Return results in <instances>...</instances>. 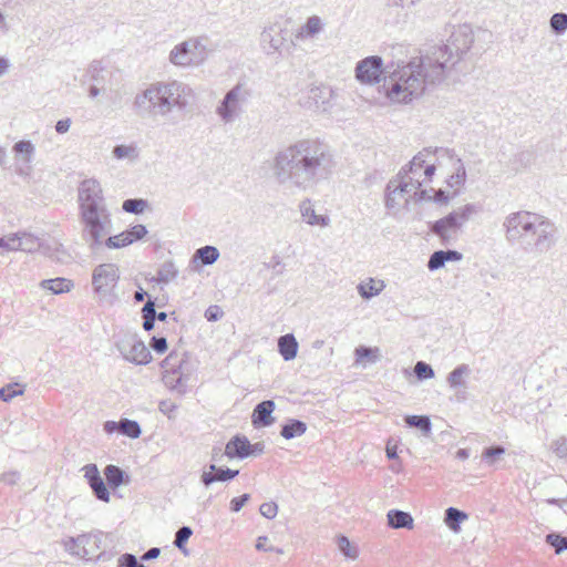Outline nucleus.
I'll list each match as a JSON object with an SVG mask.
<instances>
[{"mask_svg":"<svg viewBox=\"0 0 567 567\" xmlns=\"http://www.w3.org/2000/svg\"><path fill=\"white\" fill-rule=\"evenodd\" d=\"M192 535L193 530L189 526L181 527L175 534L174 545L183 553H186L185 545Z\"/></svg>","mask_w":567,"mask_h":567,"instance_id":"nucleus-49","label":"nucleus"},{"mask_svg":"<svg viewBox=\"0 0 567 567\" xmlns=\"http://www.w3.org/2000/svg\"><path fill=\"white\" fill-rule=\"evenodd\" d=\"M13 151L18 154H24L25 157L23 158L24 163L27 164L24 167H18L17 173L21 176H28L30 174V163L31 157L34 153V145L30 141H19L13 145Z\"/></svg>","mask_w":567,"mask_h":567,"instance_id":"nucleus-32","label":"nucleus"},{"mask_svg":"<svg viewBox=\"0 0 567 567\" xmlns=\"http://www.w3.org/2000/svg\"><path fill=\"white\" fill-rule=\"evenodd\" d=\"M286 30L272 24L266 27L260 34V44L267 55L280 53L286 42Z\"/></svg>","mask_w":567,"mask_h":567,"instance_id":"nucleus-17","label":"nucleus"},{"mask_svg":"<svg viewBox=\"0 0 567 567\" xmlns=\"http://www.w3.org/2000/svg\"><path fill=\"white\" fill-rule=\"evenodd\" d=\"M109 74V71L101 60H93L86 68L82 81L83 83L89 81L92 82V84L100 85L101 89H105Z\"/></svg>","mask_w":567,"mask_h":567,"instance_id":"nucleus-24","label":"nucleus"},{"mask_svg":"<svg viewBox=\"0 0 567 567\" xmlns=\"http://www.w3.org/2000/svg\"><path fill=\"white\" fill-rule=\"evenodd\" d=\"M112 154L116 159H128V161H136L140 156L138 148L135 144L116 145V146H114Z\"/></svg>","mask_w":567,"mask_h":567,"instance_id":"nucleus-39","label":"nucleus"},{"mask_svg":"<svg viewBox=\"0 0 567 567\" xmlns=\"http://www.w3.org/2000/svg\"><path fill=\"white\" fill-rule=\"evenodd\" d=\"M301 216L305 221L309 225H319L326 227L329 225L330 219L328 216L317 215L315 209L311 207L310 200L302 202L300 205Z\"/></svg>","mask_w":567,"mask_h":567,"instance_id":"nucleus-35","label":"nucleus"},{"mask_svg":"<svg viewBox=\"0 0 567 567\" xmlns=\"http://www.w3.org/2000/svg\"><path fill=\"white\" fill-rule=\"evenodd\" d=\"M452 162L453 173L447 178V186L454 189H460L466 182V169L461 158L455 153L446 156Z\"/></svg>","mask_w":567,"mask_h":567,"instance_id":"nucleus-25","label":"nucleus"},{"mask_svg":"<svg viewBox=\"0 0 567 567\" xmlns=\"http://www.w3.org/2000/svg\"><path fill=\"white\" fill-rule=\"evenodd\" d=\"M384 288L385 284L383 280H374L373 278L360 282L357 287L359 295L363 299H371L380 295Z\"/></svg>","mask_w":567,"mask_h":567,"instance_id":"nucleus-34","label":"nucleus"},{"mask_svg":"<svg viewBox=\"0 0 567 567\" xmlns=\"http://www.w3.org/2000/svg\"><path fill=\"white\" fill-rule=\"evenodd\" d=\"M324 27L326 23L319 16H310L296 31L295 39L297 41L312 40L324 31Z\"/></svg>","mask_w":567,"mask_h":567,"instance_id":"nucleus-19","label":"nucleus"},{"mask_svg":"<svg viewBox=\"0 0 567 567\" xmlns=\"http://www.w3.org/2000/svg\"><path fill=\"white\" fill-rule=\"evenodd\" d=\"M128 239H132V244L144 238L147 235V229L144 225L137 224L130 229L124 230Z\"/></svg>","mask_w":567,"mask_h":567,"instance_id":"nucleus-54","label":"nucleus"},{"mask_svg":"<svg viewBox=\"0 0 567 567\" xmlns=\"http://www.w3.org/2000/svg\"><path fill=\"white\" fill-rule=\"evenodd\" d=\"M150 347L156 352V353H164L167 350V341L164 337H152L150 341Z\"/></svg>","mask_w":567,"mask_h":567,"instance_id":"nucleus-64","label":"nucleus"},{"mask_svg":"<svg viewBox=\"0 0 567 567\" xmlns=\"http://www.w3.org/2000/svg\"><path fill=\"white\" fill-rule=\"evenodd\" d=\"M186 354L172 351L161 363L163 372L184 371Z\"/></svg>","mask_w":567,"mask_h":567,"instance_id":"nucleus-37","label":"nucleus"},{"mask_svg":"<svg viewBox=\"0 0 567 567\" xmlns=\"http://www.w3.org/2000/svg\"><path fill=\"white\" fill-rule=\"evenodd\" d=\"M18 234V241L17 247L18 250L24 251V252H35L42 247L41 239L27 231H19Z\"/></svg>","mask_w":567,"mask_h":567,"instance_id":"nucleus-31","label":"nucleus"},{"mask_svg":"<svg viewBox=\"0 0 567 567\" xmlns=\"http://www.w3.org/2000/svg\"><path fill=\"white\" fill-rule=\"evenodd\" d=\"M546 543L555 548L556 554L567 549V537L557 533L546 535Z\"/></svg>","mask_w":567,"mask_h":567,"instance_id":"nucleus-47","label":"nucleus"},{"mask_svg":"<svg viewBox=\"0 0 567 567\" xmlns=\"http://www.w3.org/2000/svg\"><path fill=\"white\" fill-rule=\"evenodd\" d=\"M140 565L141 563L137 561L136 556L130 553L121 555L117 559L118 567H138Z\"/></svg>","mask_w":567,"mask_h":567,"instance_id":"nucleus-61","label":"nucleus"},{"mask_svg":"<svg viewBox=\"0 0 567 567\" xmlns=\"http://www.w3.org/2000/svg\"><path fill=\"white\" fill-rule=\"evenodd\" d=\"M557 239V227L549 218L542 215L519 247L525 252L545 254L555 247Z\"/></svg>","mask_w":567,"mask_h":567,"instance_id":"nucleus-7","label":"nucleus"},{"mask_svg":"<svg viewBox=\"0 0 567 567\" xmlns=\"http://www.w3.org/2000/svg\"><path fill=\"white\" fill-rule=\"evenodd\" d=\"M398 183L406 184L408 196L417 200L424 199L426 192L421 190V186L423 185V179L419 177H413L411 174L406 173V167H402L396 176L393 177Z\"/></svg>","mask_w":567,"mask_h":567,"instance_id":"nucleus-20","label":"nucleus"},{"mask_svg":"<svg viewBox=\"0 0 567 567\" xmlns=\"http://www.w3.org/2000/svg\"><path fill=\"white\" fill-rule=\"evenodd\" d=\"M210 51L208 37H192L174 45L168 61L182 69L198 68L206 62Z\"/></svg>","mask_w":567,"mask_h":567,"instance_id":"nucleus-5","label":"nucleus"},{"mask_svg":"<svg viewBox=\"0 0 567 567\" xmlns=\"http://www.w3.org/2000/svg\"><path fill=\"white\" fill-rule=\"evenodd\" d=\"M383 61L378 55L368 56L358 62L355 66V78L363 84H375L380 82L383 72Z\"/></svg>","mask_w":567,"mask_h":567,"instance_id":"nucleus-13","label":"nucleus"},{"mask_svg":"<svg viewBox=\"0 0 567 567\" xmlns=\"http://www.w3.org/2000/svg\"><path fill=\"white\" fill-rule=\"evenodd\" d=\"M178 406L176 403L172 402L171 400H163L158 404V410L167 415L168 419H174L175 413L177 411Z\"/></svg>","mask_w":567,"mask_h":567,"instance_id":"nucleus-58","label":"nucleus"},{"mask_svg":"<svg viewBox=\"0 0 567 567\" xmlns=\"http://www.w3.org/2000/svg\"><path fill=\"white\" fill-rule=\"evenodd\" d=\"M239 475L238 470L228 467H217L215 464L209 465V472H204L200 482L206 486H210L215 482H228Z\"/></svg>","mask_w":567,"mask_h":567,"instance_id":"nucleus-21","label":"nucleus"},{"mask_svg":"<svg viewBox=\"0 0 567 567\" xmlns=\"http://www.w3.org/2000/svg\"><path fill=\"white\" fill-rule=\"evenodd\" d=\"M143 328L151 331L155 326V302L148 299L142 308Z\"/></svg>","mask_w":567,"mask_h":567,"instance_id":"nucleus-41","label":"nucleus"},{"mask_svg":"<svg viewBox=\"0 0 567 567\" xmlns=\"http://www.w3.org/2000/svg\"><path fill=\"white\" fill-rule=\"evenodd\" d=\"M540 216V214L528 210L509 213L502 224L506 241L519 246Z\"/></svg>","mask_w":567,"mask_h":567,"instance_id":"nucleus-9","label":"nucleus"},{"mask_svg":"<svg viewBox=\"0 0 567 567\" xmlns=\"http://www.w3.org/2000/svg\"><path fill=\"white\" fill-rule=\"evenodd\" d=\"M78 218L81 237L92 252L102 248L120 249L132 244L125 231L111 236L112 214L96 178H85L79 184Z\"/></svg>","mask_w":567,"mask_h":567,"instance_id":"nucleus-3","label":"nucleus"},{"mask_svg":"<svg viewBox=\"0 0 567 567\" xmlns=\"http://www.w3.org/2000/svg\"><path fill=\"white\" fill-rule=\"evenodd\" d=\"M224 312L217 305H212L205 310V318L207 321L214 322L223 317Z\"/></svg>","mask_w":567,"mask_h":567,"instance_id":"nucleus-63","label":"nucleus"},{"mask_svg":"<svg viewBox=\"0 0 567 567\" xmlns=\"http://www.w3.org/2000/svg\"><path fill=\"white\" fill-rule=\"evenodd\" d=\"M406 192V184L398 183L394 178H391L385 187L384 192V206L388 210V214L395 216L401 203L404 200L406 204L409 203V196Z\"/></svg>","mask_w":567,"mask_h":567,"instance_id":"nucleus-15","label":"nucleus"},{"mask_svg":"<svg viewBox=\"0 0 567 567\" xmlns=\"http://www.w3.org/2000/svg\"><path fill=\"white\" fill-rule=\"evenodd\" d=\"M73 281L66 278L58 277L54 279H43L40 282L42 289L50 290L54 295L69 292L73 288Z\"/></svg>","mask_w":567,"mask_h":567,"instance_id":"nucleus-33","label":"nucleus"},{"mask_svg":"<svg viewBox=\"0 0 567 567\" xmlns=\"http://www.w3.org/2000/svg\"><path fill=\"white\" fill-rule=\"evenodd\" d=\"M467 519L466 513L460 511L455 507H449L445 509L444 522L453 532H458L461 529V524Z\"/></svg>","mask_w":567,"mask_h":567,"instance_id":"nucleus-38","label":"nucleus"},{"mask_svg":"<svg viewBox=\"0 0 567 567\" xmlns=\"http://www.w3.org/2000/svg\"><path fill=\"white\" fill-rule=\"evenodd\" d=\"M333 91L327 85H313L302 91L298 103L311 111L326 112L331 106Z\"/></svg>","mask_w":567,"mask_h":567,"instance_id":"nucleus-12","label":"nucleus"},{"mask_svg":"<svg viewBox=\"0 0 567 567\" xmlns=\"http://www.w3.org/2000/svg\"><path fill=\"white\" fill-rule=\"evenodd\" d=\"M414 373L419 380H427L434 377L433 368L424 361L416 362Z\"/></svg>","mask_w":567,"mask_h":567,"instance_id":"nucleus-51","label":"nucleus"},{"mask_svg":"<svg viewBox=\"0 0 567 567\" xmlns=\"http://www.w3.org/2000/svg\"><path fill=\"white\" fill-rule=\"evenodd\" d=\"M334 167L333 152L320 137H302L280 147L271 163L276 183L291 192L313 190L331 177Z\"/></svg>","mask_w":567,"mask_h":567,"instance_id":"nucleus-2","label":"nucleus"},{"mask_svg":"<svg viewBox=\"0 0 567 567\" xmlns=\"http://www.w3.org/2000/svg\"><path fill=\"white\" fill-rule=\"evenodd\" d=\"M120 433L131 439L140 437L142 430L136 421L122 419L120 424Z\"/></svg>","mask_w":567,"mask_h":567,"instance_id":"nucleus-42","label":"nucleus"},{"mask_svg":"<svg viewBox=\"0 0 567 567\" xmlns=\"http://www.w3.org/2000/svg\"><path fill=\"white\" fill-rule=\"evenodd\" d=\"M114 343L125 361L134 364H147L152 359L150 350L135 333L120 332L114 336Z\"/></svg>","mask_w":567,"mask_h":567,"instance_id":"nucleus-10","label":"nucleus"},{"mask_svg":"<svg viewBox=\"0 0 567 567\" xmlns=\"http://www.w3.org/2000/svg\"><path fill=\"white\" fill-rule=\"evenodd\" d=\"M147 207V200L142 198H128L123 202L122 208L126 213L131 214H142Z\"/></svg>","mask_w":567,"mask_h":567,"instance_id":"nucleus-44","label":"nucleus"},{"mask_svg":"<svg viewBox=\"0 0 567 567\" xmlns=\"http://www.w3.org/2000/svg\"><path fill=\"white\" fill-rule=\"evenodd\" d=\"M278 351L285 361H290L296 358L298 342L292 333H287L278 339Z\"/></svg>","mask_w":567,"mask_h":567,"instance_id":"nucleus-30","label":"nucleus"},{"mask_svg":"<svg viewBox=\"0 0 567 567\" xmlns=\"http://www.w3.org/2000/svg\"><path fill=\"white\" fill-rule=\"evenodd\" d=\"M177 269L172 261H165L158 268L155 280L159 284H168L177 277Z\"/></svg>","mask_w":567,"mask_h":567,"instance_id":"nucleus-40","label":"nucleus"},{"mask_svg":"<svg viewBox=\"0 0 567 567\" xmlns=\"http://www.w3.org/2000/svg\"><path fill=\"white\" fill-rule=\"evenodd\" d=\"M474 43V32L468 24L456 27L445 43L435 47L424 56L413 59L384 79L383 90L392 103H411L427 87L442 83L462 62L466 61Z\"/></svg>","mask_w":567,"mask_h":567,"instance_id":"nucleus-1","label":"nucleus"},{"mask_svg":"<svg viewBox=\"0 0 567 567\" xmlns=\"http://www.w3.org/2000/svg\"><path fill=\"white\" fill-rule=\"evenodd\" d=\"M163 382L166 388L179 394L187 392L188 377L184 371L163 372Z\"/></svg>","mask_w":567,"mask_h":567,"instance_id":"nucleus-27","label":"nucleus"},{"mask_svg":"<svg viewBox=\"0 0 567 567\" xmlns=\"http://www.w3.org/2000/svg\"><path fill=\"white\" fill-rule=\"evenodd\" d=\"M453 155V150L444 148V147H425L420 151L410 163L405 166L406 173L411 174L413 177H419L422 179L423 177V164H426L427 157H436V156H451Z\"/></svg>","mask_w":567,"mask_h":567,"instance_id":"nucleus-16","label":"nucleus"},{"mask_svg":"<svg viewBox=\"0 0 567 567\" xmlns=\"http://www.w3.org/2000/svg\"><path fill=\"white\" fill-rule=\"evenodd\" d=\"M195 97V91L184 82L158 81L135 95L133 107L142 116L175 123L184 118Z\"/></svg>","mask_w":567,"mask_h":567,"instance_id":"nucleus-4","label":"nucleus"},{"mask_svg":"<svg viewBox=\"0 0 567 567\" xmlns=\"http://www.w3.org/2000/svg\"><path fill=\"white\" fill-rule=\"evenodd\" d=\"M471 374V368L466 363L458 364L446 377V383L450 389L455 391V400L464 402L468 399L467 378Z\"/></svg>","mask_w":567,"mask_h":567,"instance_id":"nucleus-14","label":"nucleus"},{"mask_svg":"<svg viewBox=\"0 0 567 567\" xmlns=\"http://www.w3.org/2000/svg\"><path fill=\"white\" fill-rule=\"evenodd\" d=\"M250 442L244 435H235L225 446V455L229 458H246L251 455Z\"/></svg>","mask_w":567,"mask_h":567,"instance_id":"nucleus-22","label":"nucleus"},{"mask_svg":"<svg viewBox=\"0 0 567 567\" xmlns=\"http://www.w3.org/2000/svg\"><path fill=\"white\" fill-rule=\"evenodd\" d=\"M20 478H21V475L18 471H9V472H4L0 475V482H2L3 484H6L8 486H13V485L18 484Z\"/></svg>","mask_w":567,"mask_h":567,"instance_id":"nucleus-62","label":"nucleus"},{"mask_svg":"<svg viewBox=\"0 0 567 567\" xmlns=\"http://www.w3.org/2000/svg\"><path fill=\"white\" fill-rule=\"evenodd\" d=\"M104 476L107 485L113 489L130 483V476L121 467L113 464L105 466Z\"/></svg>","mask_w":567,"mask_h":567,"instance_id":"nucleus-29","label":"nucleus"},{"mask_svg":"<svg viewBox=\"0 0 567 567\" xmlns=\"http://www.w3.org/2000/svg\"><path fill=\"white\" fill-rule=\"evenodd\" d=\"M17 241H18L17 233L0 237V248L6 251H18Z\"/></svg>","mask_w":567,"mask_h":567,"instance_id":"nucleus-55","label":"nucleus"},{"mask_svg":"<svg viewBox=\"0 0 567 567\" xmlns=\"http://www.w3.org/2000/svg\"><path fill=\"white\" fill-rule=\"evenodd\" d=\"M251 92L245 85L233 86L216 107V114L225 124L234 123L245 113Z\"/></svg>","mask_w":567,"mask_h":567,"instance_id":"nucleus-8","label":"nucleus"},{"mask_svg":"<svg viewBox=\"0 0 567 567\" xmlns=\"http://www.w3.org/2000/svg\"><path fill=\"white\" fill-rule=\"evenodd\" d=\"M409 426L420 429L424 433H430L432 429L431 421L425 415H410L405 417Z\"/></svg>","mask_w":567,"mask_h":567,"instance_id":"nucleus-46","label":"nucleus"},{"mask_svg":"<svg viewBox=\"0 0 567 567\" xmlns=\"http://www.w3.org/2000/svg\"><path fill=\"white\" fill-rule=\"evenodd\" d=\"M82 472L84 474V477L89 483L93 482V481H96L99 477H101V474H100V471L96 466V464H86L82 467Z\"/></svg>","mask_w":567,"mask_h":567,"instance_id":"nucleus-60","label":"nucleus"},{"mask_svg":"<svg viewBox=\"0 0 567 567\" xmlns=\"http://www.w3.org/2000/svg\"><path fill=\"white\" fill-rule=\"evenodd\" d=\"M89 486L91 487L93 495L102 502H110V492L106 487V484L104 483L102 477H99L96 481H93L89 483Z\"/></svg>","mask_w":567,"mask_h":567,"instance_id":"nucleus-45","label":"nucleus"},{"mask_svg":"<svg viewBox=\"0 0 567 567\" xmlns=\"http://www.w3.org/2000/svg\"><path fill=\"white\" fill-rule=\"evenodd\" d=\"M338 547L340 551L348 558L355 559L359 555L358 548L352 546L346 536L338 537Z\"/></svg>","mask_w":567,"mask_h":567,"instance_id":"nucleus-50","label":"nucleus"},{"mask_svg":"<svg viewBox=\"0 0 567 567\" xmlns=\"http://www.w3.org/2000/svg\"><path fill=\"white\" fill-rule=\"evenodd\" d=\"M480 208L475 204H466L445 217L431 223L430 231L440 238L441 245H452L456 241L462 226Z\"/></svg>","mask_w":567,"mask_h":567,"instance_id":"nucleus-6","label":"nucleus"},{"mask_svg":"<svg viewBox=\"0 0 567 567\" xmlns=\"http://www.w3.org/2000/svg\"><path fill=\"white\" fill-rule=\"evenodd\" d=\"M259 512L264 517L272 519L277 516L278 506L275 502L262 503L259 507Z\"/></svg>","mask_w":567,"mask_h":567,"instance_id":"nucleus-59","label":"nucleus"},{"mask_svg":"<svg viewBox=\"0 0 567 567\" xmlns=\"http://www.w3.org/2000/svg\"><path fill=\"white\" fill-rule=\"evenodd\" d=\"M120 280L118 267L114 264L97 265L92 272V287L95 295L101 298L110 295Z\"/></svg>","mask_w":567,"mask_h":567,"instance_id":"nucleus-11","label":"nucleus"},{"mask_svg":"<svg viewBox=\"0 0 567 567\" xmlns=\"http://www.w3.org/2000/svg\"><path fill=\"white\" fill-rule=\"evenodd\" d=\"M388 525L393 529L413 528V517L410 513L400 509H391L386 514Z\"/></svg>","mask_w":567,"mask_h":567,"instance_id":"nucleus-28","label":"nucleus"},{"mask_svg":"<svg viewBox=\"0 0 567 567\" xmlns=\"http://www.w3.org/2000/svg\"><path fill=\"white\" fill-rule=\"evenodd\" d=\"M441 156H436V157H427V161H426V164H423V182H431L434 173H435V169H436V165H437V159L440 158Z\"/></svg>","mask_w":567,"mask_h":567,"instance_id":"nucleus-56","label":"nucleus"},{"mask_svg":"<svg viewBox=\"0 0 567 567\" xmlns=\"http://www.w3.org/2000/svg\"><path fill=\"white\" fill-rule=\"evenodd\" d=\"M550 29L554 33L560 35L567 30V13L557 12L550 17L549 20Z\"/></svg>","mask_w":567,"mask_h":567,"instance_id":"nucleus-43","label":"nucleus"},{"mask_svg":"<svg viewBox=\"0 0 567 567\" xmlns=\"http://www.w3.org/2000/svg\"><path fill=\"white\" fill-rule=\"evenodd\" d=\"M20 385L18 383H9L2 388H0V400L3 402H9L13 398L18 395H22L24 390L18 389Z\"/></svg>","mask_w":567,"mask_h":567,"instance_id":"nucleus-48","label":"nucleus"},{"mask_svg":"<svg viewBox=\"0 0 567 567\" xmlns=\"http://www.w3.org/2000/svg\"><path fill=\"white\" fill-rule=\"evenodd\" d=\"M219 258V250L215 246H204L198 248L190 259L194 268L199 266H210Z\"/></svg>","mask_w":567,"mask_h":567,"instance_id":"nucleus-26","label":"nucleus"},{"mask_svg":"<svg viewBox=\"0 0 567 567\" xmlns=\"http://www.w3.org/2000/svg\"><path fill=\"white\" fill-rule=\"evenodd\" d=\"M307 431V424L297 419H290L281 426L280 435L286 440H291L303 435Z\"/></svg>","mask_w":567,"mask_h":567,"instance_id":"nucleus-36","label":"nucleus"},{"mask_svg":"<svg viewBox=\"0 0 567 567\" xmlns=\"http://www.w3.org/2000/svg\"><path fill=\"white\" fill-rule=\"evenodd\" d=\"M275 402L272 400H266L258 403L251 415V422L255 427L260 426H269L274 423V417L271 416L275 411Z\"/></svg>","mask_w":567,"mask_h":567,"instance_id":"nucleus-23","label":"nucleus"},{"mask_svg":"<svg viewBox=\"0 0 567 567\" xmlns=\"http://www.w3.org/2000/svg\"><path fill=\"white\" fill-rule=\"evenodd\" d=\"M358 360L363 358H372L373 361L378 359L379 349L360 346L354 351Z\"/></svg>","mask_w":567,"mask_h":567,"instance_id":"nucleus-57","label":"nucleus"},{"mask_svg":"<svg viewBox=\"0 0 567 567\" xmlns=\"http://www.w3.org/2000/svg\"><path fill=\"white\" fill-rule=\"evenodd\" d=\"M505 454V449L501 445L487 447L483 451L482 460L487 464L492 465L496 457Z\"/></svg>","mask_w":567,"mask_h":567,"instance_id":"nucleus-52","label":"nucleus"},{"mask_svg":"<svg viewBox=\"0 0 567 567\" xmlns=\"http://www.w3.org/2000/svg\"><path fill=\"white\" fill-rule=\"evenodd\" d=\"M92 542H96L93 536L82 534L76 537H69L64 539L63 547L73 556L91 558V550L86 546H91Z\"/></svg>","mask_w":567,"mask_h":567,"instance_id":"nucleus-18","label":"nucleus"},{"mask_svg":"<svg viewBox=\"0 0 567 567\" xmlns=\"http://www.w3.org/2000/svg\"><path fill=\"white\" fill-rule=\"evenodd\" d=\"M443 250H436L434 251L427 261V268L431 271L437 270L440 268H443L445 266V258H444Z\"/></svg>","mask_w":567,"mask_h":567,"instance_id":"nucleus-53","label":"nucleus"}]
</instances>
